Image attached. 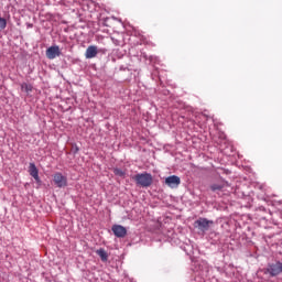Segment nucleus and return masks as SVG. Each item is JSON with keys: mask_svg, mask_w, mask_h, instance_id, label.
I'll use <instances>...</instances> for the list:
<instances>
[{"mask_svg": "<svg viewBox=\"0 0 282 282\" xmlns=\"http://www.w3.org/2000/svg\"><path fill=\"white\" fill-rule=\"evenodd\" d=\"M96 56H98V46H96V45L88 46L85 52V57L86 58H96Z\"/></svg>", "mask_w": 282, "mask_h": 282, "instance_id": "nucleus-8", "label": "nucleus"}, {"mask_svg": "<svg viewBox=\"0 0 282 282\" xmlns=\"http://www.w3.org/2000/svg\"><path fill=\"white\" fill-rule=\"evenodd\" d=\"M8 28V21L3 18H0V30H6Z\"/></svg>", "mask_w": 282, "mask_h": 282, "instance_id": "nucleus-13", "label": "nucleus"}, {"mask_svg": "<svg viewBox=\"0 0 282 282\" xmlns=\"http://www.w3.org/2000/svg\"><path fill=\"white\" fill-rule=\"evenodd\" d=\"M263 273L270 276H279V274H282V262L275 261L269 263L267 268L263 269Z\"/></svg>", "mask_w": 282, "mask_h": 282, "instance_id": "nucleus-2", "label": "nucleus"}, {"mask_svg": "<svg viewBox=\"0 0 282 282\" xmlns=\"http://www.w3.org/2000/svg\"><path fill=\"white\" fill-rule=\"evenodd\" d=\"M112 232L118 238L127 237V228H124L122 225H113Z\"/></svg>", "mask_w": 282, "mask_h": 282, "instance_id": "nucleus-7", "label": "nucleus"}, {"mask_svg": "<svg viewBox=\"0 0 282 282\" xmlns=\"http://www.w3.org/2000/svg\"><path fill=\"white\" fill-rule=\"evenodd\" d=\"M33 89L34 87L31 84H28V83L21 84V90L25 91V94H32Z\"/></svg>", "mask_w": 282, "mask_h": 282, "instance_id": "nucleus-12", "label": "nucleus"}, {"mask_svg": "<svg viewBox=\"0 0 282 282\" xmlns=\"http://www.w3.org/2000/svg\"><path fill=\"white\" fill-rule=\"evenodd\" d=\"M61 54V47L58 45H53L46 50V58H48V61H54V58H57Z\"/></svg>", "mask_w": 282, "mask_h": 282, "instance_id": "nucleus-5", "label": "nucleus"}, {"mask_svg": "<svg viewBox=\"0 0 282 282\" xmlns=\"http://www.w3.org/2000/svg\"><path fill=\"white\" fill-rule=\"evenodd\" d=\"M53 182L57 188H65V186H67V177L64 176L61 172H57L53 175Z\"/></svg>", "mask_w": 282, "mask_h": 282, "instance_id": "nucleus-3", "label": "nucleus"}, {"mask_svg": "<svg viewBox=\"0 0 282 282\" xmlns=\"http://www.w3.org/2000/svg\"><path fill=\"white\" fill-rule=\"evenodd\" d=\"M165 184L170 188H177V186H180V184H182V180L177 175L167 176L165 178Z\"/></svg>", "mask_w": 282, "mask_h": 282, "instance_id": "nucleus-6", "label": "nucleus"}, {"mask_svg": "<svg viewBox=\"0 0 282 282\" xmlns=\"http://www.w3.org/2000/svg\"><path fill=\"white\" fill-rule=\"evenodd\" d=\"M132 180L135 181L137 186H141V188H149L153 184V175L150 173H140L132 176Z\"/></svg>", "mask_w": 282, "mask_h": 282, "instance_id": "nucleus-1", "label": "nucleus"}, {"mask_svg": "<svg viewBox=\"0 0 282 282\" xmlns=\"http://www.w3.org/2000/svg\"><path fill=\"white\" fill-rule=\"evenodd\" d=\"M113 173H115V175H118L119 177H124V175H127V174L124 173V171H122V170H120V169H115V170H113Z\"/></svg>", "mask_w": 282, "mask_h": 282, "instance_id": "nucleus-14", "label": "nucleus"}, {"mask_svg": "<svg viewBox=\"0 0 282 282\" xmlns=\"http://www.w3.org/2000/svg\"><path fill=\"white\" fill-rule=\"evenodd\" d=\"M29 173L31 177L35 180V182H41V177H39V169H36L34 163H30Z\"/></svg>", "mask_w": 282, "mask_h": 282, "instance_id": "nucleus-9", "label": "nucleus"}, {"mask_svg": "<svg viewBox=\"0 0 282 282\" xmlns=\"http://www.w3.org/2000/svg\"><path fill=\"white\" fill-rule=\"evenodd\" d=\"M210 226H213V220L206 218H199L195 221V227L198 228V230H202V232H206Z\"/></svg>", "mask_w": 282, "mask_h": 282, "instance_id": "nucleus-4", "label": "nucleus"}, {"mask_svg": "<svg viewBox=\"0 0 282 282\" xmlns=\"http://www.w3.org/2000/svg\"><path fill=\"white\" fill-rule=\"evenodd\" d=\"M223 188H226V183L224 182L214 183L210 185V191H213L214 193L217 191H223Z\"/></svg>", "mask_w": 282, "mask_h": 282, "instance_id": "nucleus-11", "label": "nucleus"}, {"mask_svg": "<svg viewBox=\"0 0 282 282\" xmlns=\"http://www.w3.org/2000/svg\"><path fill=\"white\" fill-rule=\"evenodd\" d=\"M96 254H98V257H100V259L104 263H107V261H109V253H107V250L100 248L96 251Z\"/></svg>", "mask_w": 282, "mask_h": 282, "instance_id": "nucleus-10", "label": "nucleus"}]
</instances>
